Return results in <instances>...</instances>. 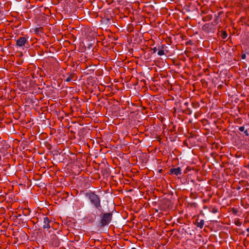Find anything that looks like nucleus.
<instances>
[{
	"label": "nucleus",
	"instance_id": "nucleus-21",
	"mask_svg": "<svg viewBox=\"0 0 249 249\" xmlns=\"http://www.w3.org/2000/svg\"><path fill=\"white\" fill-rule=\"evenodd\" d=\"M152 50H153V53H155L156 52H157V48L156 47H154L152 49Z\"/></svg>",
	"mask_w": 249,
	"mask_h": 249
},
{
	"label": "nucleus",
	"instance_id": "nucleus-14",
	"mask_svg": "<svg viewBox=\"0 0 249 249\" xmlns=\"http://www.w3.org/2000/svg\"><path fill=\"white\" fill-rule=\"evenodd\" d=\"M234 224L237 226H240L242 225V222L240 219H237L235 220Z\"/></svg>",
	"mask_w": 249,
	"mask_h": 249
},
{
	"label": "nucleus",
	"instance_id": "nucleus-10",
	"mask_svg": "<svg viewBox=\"0 0 249 249\" xmlns=\"http://www.w3.org/2000/svg\"><path fill=\"white\" fill-rule=\"evenodd\" d=\"M219 19V16H216V15H215V18L213 20V21L210 23L211 24H212V25L213 26H216L218 23V20Z\"/></svg>",
	"mask_w": 249,
	"mask_h": 249
},
{
	"label": "nucleus",
	"instance_id": "nucleus-23",
	"mask_svg": "<svg viewBox=\"0 0 249 249\" xmlns=\"http://www.w3.org/2000/svg\"><path fill=\"white\" fill-rule=\"evenodd\" d=\"M247 231L249 232V227L248 228H247Z\"/></svg>",
	"mask_w": 249,
	"mask_h": 249
},
{
	"label": "nucleus",
	"instance_id": "nucleus-2",
	"mask_svg": "<svg viewBox=\"0 0 249 249\" xmlns=\"http://www.w3.org/2000/svg\"><path fill=\"white\" fill-rule=\"evenodd\" d=\"M112 218L111 213H102L100 215V224L102 227L108 225Z\"/></svg>",
	"mask_w": 249,
	"mask_h": 249
},
{
	"label": "nucleus",
	"instance_id": "nucleus-20",
	"mask_svg": "<svg viewBox=\"0 0 249 249\" xmlns=\"http://www.w3.org/2000/svg\"><path fill=\"white\" fill-rule=\"evenodd\" d=\"M246 55L245 54H243L241 55V58L243 59H245L246 58Z\"/></svg>",
	"mask_w": 249,
	"mask_h": 249
},
{
	"label": "nucleus",
	"instance_id": "nucleus-4",
	"mask_svg": "<svg viewBox=\"0 0 249 249\" xmlns=\"http://www.w3.org/2000/svg\"><path fill=\"white\" fill-rule=\"evenodd\" d=\"M53 223V221L52 219H49V217L46 216L43 218V221L42 223V228L44 229H49L51 228L52 224Z\"/></svg>",
	"mask_w": 249,
	"mask_h": 249
},
{
	"label": "nucleus",
	"instance_id": "nucleus-8",
	"mask_svg": "<svg viewBox=\"0 0 249 249\" xmlns=\"http://www.w3.org/2000/svg\"><path fill=\"white\" fill-rule=\"evenodd\" d=\"M198 219H196V222L195 223V224L198 228L202 229L203 228L205 222L204 220L203 219H201L199 222L198 221Z\"/></svg>",
	"mask_w": 249,
	"mask_h": 249
},
{
	"label": "nucleus",
	"instance_id": "nucleus-15",
	"mask_svg": "<svg viewBox=\"0 0 249 249\" xmlns=\"http://www.w3.org/2000/svg\"><path fill=\"white\" fill-rule=\"evenodd\" d=\"M228 36L226 31H223L221 35V37L222 39H225Z\"/></svg>",
	"mask_w": 249,
	"mask_h": 249
},
{
	"label": "nucleus",
	"instance_id": "nucleus-11",
	"mask_svg": "<svg viewBox=\"0 0 249 249\" xmlns=\"http://www.w3.org/2000/svg\"><path fill=\"white\" fill-rule=\"evenodd\" d=\"M212 19V16L211 15H209L206 16L205 17H203L202 18V20L204 21H208L210 20H211Z\"/></svg>",
	"mask_w": 249,
	"mask_h": 249
},
{
	"label": "nucleus",
	"instance_id": "nucleus-1",
	"mask_svg": "<svg viewBox=\"0 0 249 249\" xmlns=\"http://www.w3.org/2000/svg\"><path fill=\"white\" fill-rule=\"evenodd\" d=\"M85 196L89 199L90 205L97 211L102 212L103 210L101 200L99 196L95 192L90 191L85 194Z\"/></svg>",
	"mask_w": 249,
	"mask_h": 249
},
{
	"label": "nucleus",
	"instance_id": "nucleus-16",
	"mask_svg": "<svg viewBox=\"0 0 249 249\" xmlns=\"http://www.w3.org/2000/svg\"><path fill=\"white\" fill-rule=\"evenodd\" d=\"M158 54L159 55H163L164 54V51L163 50H160L158 52Z\"/></svg>",
	"mask_w": 249,
	"mask_h": 249
},
{
	"label": "nucleus",
	"instance_id": "nucleus-9",
	"mask_svg": "<svg viewBox=\"0 0 249 249\" xmlns=\"http://www.w3.org/2000/svg\"><path fill=\"white\" fill-rule=\"evenodd\" d=\"M96 213H96H92L90 216L88 217V218L89 222H93V221H94L96 218Z\"/></svg>",
	"mask_w": 249,
	"mask_h": 249
},
{
	"label": "nucleus",
	"instance_id": "nucleus-18",
	"mask_svg": "<svg viewBox=\"0 0 249 249\" xmlns=\"http://www.w3.org/2000/svg\"><path fill=\"white\" fill-rule=\"evenodd\" d=\"M218 212V210L217 208H213L212 210V212L213 213H216Z\"/></svg>",
	"mask_w": 249,
	"mask_h": 249
},
{
	"label": "nucleus",
	"instance_id": "nucleus-26",
	"mask_svg": "<svg viewBox=\"0 0 249 249\" xmlns=\"http://www.w3.org/2000/svg\"><path fill=\"white\" fill-rule=\"evenodd\" d=\"M247 236H249V234H248V235H247Z\"/></svg>",
	"mask_w": 249,
	"mask_h": 249
},
{
	"label": "nucleus",
	"instance_id": "nucleus-7",
	"mask_svg": "<svg viewBox=\"0 0 249 249\" xmlns=\"http://www.w3.org/2000/svg\"><path fill=\"white\" fill-rule=\"evenodd\" d=\"M76 79V76L75 73H68V76L65 80L67 82H71V80L75 81Z\"/></svg>",
	"mask_w": 249,
	"mask_h": 249
},
{
	"label": "nucleus",
	"instance_id": "nucleus-6",
	"mask_svg": "<svg viewBox=\"0 0 249 249\" xmlns=\"http://www.w3.org/2000/svg\"><path fill=\"white\" fill-rule=\"evenodd\" d=\"M170 173L172 175H175L177 176L182 174L181 169L179 167L176 168H172L170 169Z\"/></svg>",
	"mask_w": 249,
	"mask_h": 249
},
{
	"label": "nucleus",
	"instance_id": "nucleus-24",
	"mask_svg": "<svg viewBox=\"0 0 249 249\" xmlns=\"http://www.w3.org/2000/svg\"><path fill=\"white\" fill-rule=\"evenodd\" d=\"M131 249H137L135 248H132Z\"/></svg>",
	"mask_w": 249,
	"mask_h": 249
},
{
	"label": "nucleus",
	"instance_id": "nucleus-22",
	"mask_svg": "<svg viewBox=\"0 0 249 249\" xmlns=\"http://www.w3.org/2000/svg\"><path fill=\"white\" fill-rule=\"evenodd\" d=\"M202 12H203V13H204V14L207 13V11H205V10H204V11H203Z\"/></svg>",
	"mask_w": 249,
	"mask_h": 249
},
{
	"label": "nucleus",
	"instance_id": "nucleus-5",
	"mask_svg": "<svg viewBox=\"0 0 249 249\" xmlns=\"http://www.w3.org/2000/svg\"><path fill=\"white\" fill-rule=\"evenodd\" d=\"M203 31L206 33L214 32V29L210 23H206L202 27Z\"/></svg>",
	"mask_w": 249,
	"mask_h": 249
},
{
	"label": "nucleus",
	"instance_id": "nucleus-25",
	"mask_svg": "<svg viewBox=\"0 0 249 249\" xmlns=\"http://www.w3.org/2000/svg\"><path fill=\"white\" fill-rule=\"evenodd\" d=\"M107 19L108 21H109L110 20L109 18H108Z\"/></svg>",
	"mask_w": 249,
	"mask_h": 249
},
{
	"label": "nucleus",
	"instance_id": "nucleus-13",
	"mask_svg": "<svg viewBox=\"0 0 249 249\" xmlns=\"http://www.w3.org/2000/svg\"><path fill=\"white\" fill-rule=\"evenodd\" d=\"M22 213L23 215H24L25 216H27L30 213V211L27 209H24L22 211Z\"/></svg>",
	"mask_w": 249,
	"mask_h": 249
},
{
	"label": "nucleus",
	"instance_id": "nucleus-17",
	"mask_svg": "<svg viewBox=\"0 0 249 249\" xmlns=\"http://www.w3.org/2000/svg\"><path fill=\"white\" fill-rule=\"evenodd\" d=\"M239 130L240 131H245V127L244 126H241L239 127Z\"/></svg>",
	"mask_w": 249,
	"mask_h": 249
},
{
	"label": "nucleus",
	"instance_id": "nucleus-3",
	"mask_svg": "<svg viewBox=\"0 0 249 249\" xmlns=\"http://www.w3.org/2000/svg\"><path fill=\"white\" fill-rule=\"evenodd\" d=\"M26 44L29 45V42L25 37H20L16 40V45L18 47L25 46Z\"/></svg>",
	"mask_w": 249,
	"mask_h": 249
},
{
	"label": "nucleus",
	"instance_id": "nucleus-19",
	"mask_svg": "<svg viewBox=\"0 0 249 249\" xmlns=\"http://www.w3.org/2000/svg\"><path fill=\"white\" fill-rule=\"evenodd\" d=\"M244 134H245L246 136H249V132H248L247 130H245L244 131Z\"/></svg>",
	"mask_w": 249,
	"mask_h": 249
},
{
	"label": "nucleus",
	"instance_id": "nucleus-12",
	"mask_svg": "<svg viewBox=\"0 0 249 249\" xmlns=\"http://www.w3.org/2000/svg\"><path fill=\"white\" fill-rule=\"evenodd\" d=\"M34 31L36 33L38 34L39 32H42L43 31V28L42 27H38L34 29Z\"/></svg>",
	"mask_w": 249,
	"mask_h": 249
}]
</instances>
